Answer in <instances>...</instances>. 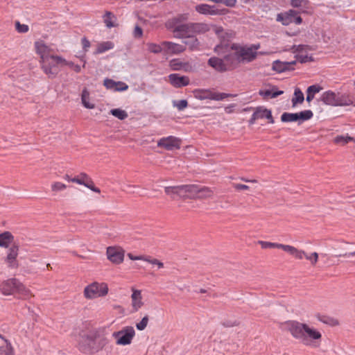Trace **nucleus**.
<instances>
[{
  "mask_svg": "<svg viewBox=\"0 0 355 355\" xmlns=\"http://www.w3.org/2000/svg\"><path fill=\"white\" fill-rule=\"evenodd\" d=\"M214 195V191L207 187H200L198 185L197 198H211Z\"/></svg>",
  "mask_w": 355,
  "mask_h": 355,
  "instance_id": "35",
  "label": "nucleus"
},
{
  "mask_svg": "<svg viewBox=\"0 0 355 355\" xmlns=\"http://www.w3.org/2000/svg\"><path fill=\"white\" fill-rule=\"evenodd\" d=\"M14 236L8 231L0 234V247L8 248L13 242Z\"/></svg>",
  "mask_w": 355,
  "mask_h": 355,
  "instance_id": "32",
  "label": "nucleus"
},
{
  "mask_svg": "<svg viewBox=\"0 0 355 355\" xmlns=\"http://www.w3.org/2000/svg\"><path fill=\"white\" fill-rule=\"evenodd\" d=\"M19 280L15 278H10L3 281L0 284L1 293L5 296L15 294Z\"/></svg>",
  "mask_w": 355,
  "mask_h": 355,
  "instance_id": "14",
  "label": "nucleus"
},
{
  "mask_svg": "<svg viewBox=\"0 0 355 355\" xmlns=\"http://www.w3.org/2000/svg\"><path fill=\"white\" fill-rule=\"evenodd\" d=\"M195 10L200 14L206 15H217L224 13L223 10L217 9L215 6H210L206 3L197 5L195 7Z\"/></svg>",
  "mask_w": 355,
  "mask_h": 355,
  "instance_id": "19",
  "label": "nucleus"
},
{
  "mask_svg": "<svg viewBox=\"0 0 355 355\" xmlns=\"http://www.w3.org/2000/svg\"><path fill=\"white\" fill-rule=\"evenodd\" d=\"M236 0H221L219 3H222L227 6L233 7L236 4Z\"/></svg>",
  "mask_w": 355,
  "mask_h": 355,
  "instance_id": "61",
  "label": "nucleus"
},
{
  "mask_svg": "<svg viewBox=\"0 0 355 355\" xmlns=\"http://www.w3.org/2000/svg\"><path fill=\"white\" fill-rule=\"evenodd\" d=\"M260 48L259 44L250 46H243L237 44L227 45V49L232 53V59L235 61L236 67L240 62H250L253 61L257 56V50Z\"/></svg>",
  "mask_w": 355,
  "mask_h": 355,
  "instance_id": "3",
  "label": "nucleus"
},
{
  "mask_svg": "<svg viewBox=\"0 0 355 355\" xmlns=\"http://www.w3.org/2000/svg\"><path fill=\"white\" fill-rule=\"evenodd\" d=\"M71 182H75V183H77L78 184H80L81 185V182H80V175H78L77 177H75V178H73L71 180Z\"/></svg>",
  "mask_w": 355,
  "mask_h": 355,
  "instance_id": "63",
  "label": "nucleus"
},
{
  "mask_svg": "<svg viewBox=\"0 0 355 355\" xmlns=\"http://www.w3.org/2000/svg\"><path fill=\"white\" fill-rule=\"evenodd\" d=\"M296 64V60L291 62H282L279 60L274 61L272 63L273 70L280 73L286 70L293 69V67Z\"/></svg>",
  "mask_w": 355,
  "mask_h": 355,
  "instance_id": "24",
  "label": "nucleus"
},
{
  "mask_svg": "<svg viewBox=\"0 0 355 355\" xmlns=\"http://www.w3.org/2000/svg\"><path fill=\"white\" fill-rule=\"evenodd\" d=\"M227 45H217L214 49L218 54L227 53L223 59L212 57L208 60L209 65L218 72L231 71L236 68L235 61L232 59V53H230V49H227Z\"/></svg>",
  "mask_w": 355,
  "mask_h": 355,
  "instance_id": "4",
  "label": "nucleus"
},
{
  "mask_svg": "<svg viewBox=\"0 0 355 355\" xmlns=\"http://www.w3.org/2000/svg\"><path fill=\"white\" fill-rule=\"evenodd\" d=\"M103 18V21L107 28H110L116 26V17L112 12L106 11Z\"/></svg>",
  "mask_w": 355,
  "mask_h": 355,
  "instance_id": "37",
  "label": "nucleus"
},
{
  "mask_svg": "<svg viewBox=\"0 0 355 355\" xmlns=\"http://www.w3.org/2000/svg\"><path fill=\"white\" fill-rule=\"evenodd\" d=\"M81 102H82L83 105L85 108H87V109L95 108V103L91 98L89 92L86 87H85L82 91Z\"/></svg>",
  "mask_w": 355,
  "mask_h": 355,
  "instance_id": "31",
  "label": "nucleus"
},
{
  "mask_svg": "<svg viewBox=\"0 0 355 355\" xmlns=\"http://www.w3.org/2000/svg\"><path fill=\"white\" fill-rule=\"evenodd\" d=\"M157 146L168 150L179 149L181 146V139L173 136L163 137L158 141Z\"/></svg>",
  "mask_w": 355,
  "mask_h": 355,
  "instance_id": "15",
  "label": "nucleus"
},
{
  "mask_svg": "<svg viewBox=\"0 0 355 355\" xmlns=\"http://www.w3.org/2000/svg\"><path fill=\"white\" fill-rule=\"evenodd\" d=\"M106 257L112 263L119 265L124 261L125 250L119 245L109 246L106 248Z\"/></svg>",
  "mask_w": 355,
  "mask_h": 355,
  "instance_id": "8",
  "label": "nucleus"
},
{
  "mask_svg": "<svg viewBox=\"0 0 355 355\" xmlns=\"http://www.w3.org/2000/svg\"><path fill=\"white\" fill-rule=\"evenodd\" d=\"M322 88L316 85H311L306 90V101L310 103L315 96V94L318 93Z\"/></svg>",
  "mask_w": 355,
  "mask_h": 355,
  "instance_id": "40",
  "label": "nucleus"
},
{
  "mask_svg": "<svg viewBox=\"0 0 355 355\" xmlns=\"http://www.w3.org/2000/svg\"><path fill=\"white\" fill-rule=\"evenodd\" d=\"M168 82L175 87L180 88L189 84V78L185 76L178 73H172L168 76Z\"/></svg>",
  "mask_w": 355,
  "mask_h": 355,
  "instance_id": "18",
  "label": "nucleus"
},
{
  "mask_svg": "<svg viewBox=\"0 0 355 355\" xmlns=\"http://www.w3.org/2000/svg\"><path fill=\"white\" fill-rule=\"evenodd\" d=\"M130 313H134L141 310L145 305L142 291L135 287L131 288Z\"/></svg>",
  "mask_w": 355,
  "mask_h": 355,
  "instance_id": "9",
  "label": "nucleus"
},
{
  "mask_svg": "<svg viewBox=\"0 0 355 355\" xmlns=\"http://www.w3.org/2000/svg\"><path fill=\"white\" fill-rule=\"evenodd\" d=\"M234 187L237 190H247L249 189V187L248 185L241 184H235L234 185Z\"/></svg>",
  "mask_w": 355,
  "mask_h": 355,
  "instance_id": "62",
  "label": "nucleus"
},
{
  "mask_svg": "<svg viewBox=\"0 0 355 355\" xmlns=\"http://www.w3.org/2000/svg\"><path fill=\"white\" fill-rule=\"evenodd\" d=\"M145 261L149 263L153 266H155L157 268V269H162L164 267V264L162 261H159L157 259L153 258L150 256H147V258H146Z\"/></svg>",
  "mask_w": 355,
  "mask_h": 355,
  "instance_id": "49",
  "label": "nucleus"
},
{
  "mask_svg": "<svg viewBox=\"0 0 355 355\" xmlns=\"http://www.w3.org/2000/svg\"><path fill=\"white\" fill-rule=\"evenodd\" d=\"M296 114H297V120L298 124H301L302 122L311 119L313 116V112L310 110H304L300 112H297Z\"/></svg>",
  "mask_w": 355,
  "mask_h": 355,
  "instance_id": "42",
  "label": "nucleus"
},
{
  "mask_svg": "<svg viewBox=\"0 0 355 355\" xmlns=\"http://www.w3.org/2000/svg\"><path fill=\"white\" fill-rule=\"evenodd\" d=\"M319 255L317 252H314L311 254H307L305 252V254H304V258L310 261V263L312 266H315L318 261Z\"/></svg>",
  "mask_w": 355,
  "mask_h": 355,
  "instance_id": "50",
  "label": "nucleus"
},
{
  "mask_svg": "<svg viewBox=\"0 0 355 355\" xmlns=\"http://www.w3.org/2000/svg\"><path fill=\"white\" fill-rule=\"evenodd\" d=\"M15 293H17L20 298L24 300L29 299L33 296L31 291L20 282L18 283Z\"/></svg>",
  "mask_w": 355,
  "mask_h": 355,
  "instance_id": "33",
  "label": "nucleus"
},
{
  "mask_svg": "<svg viewBox=\"0 0 355 355\" xmlns=\"http://www.w3.org/2000/svg\"><path fill=\"white\" fill-rule=\"evenodd\" d=\"M81 44L84 51L87 52L91 46L90 42L86 37H83L81 40Z\"/></svg>",
  "mask_w": 355,
  "mask_h": 355,
  "instance_id": "57",
  "label": "nucleus"
},
{
  "mask_svg": "<svg viewBox=\"0 0 355 355\" xmlns=\"http://www.w3.org/2000/svg\"><path fill=\"white\" fill-rule=\"evenodd\" d=\"M15 29L18 33H27L29 30V27L26 24H21L19 21L15 22Z\"/></svg>",
  "mask_w": 355,
  "mask_h": 355,
  "instance_id": "56",
  "label": "nucleus"
},
{
  "mask_svg": "<svg viewBox=\"0 0 355 355\" xmlns=\"http://www.w3.org/2000/svg\"><path fill=\"white\" fill-rule=\"evenodd\" d=\"M34 46L36 53L40 55V62H44V64H46V63H47L48 60L50 59L49 56L51 55V48L47 46L42 40L36 41L34 43ZM44 68L46 71H49L46 65L44 66Z\"/></svg>",
  "mask_w": 355,
  "mask_h": 355,
  "instance_id": "12",
  "label": "nucleus"
},
{
  "mask_svg": "<svg viewBox=\"0 0 355 355\" xmlns=\"http://www.w3.org/2000/svg\"><path fill=\"white\" fill-rule=\"evenodd\" d=\"M284 93L282 90H278L276 87H272L271 89H261L259 94L264 99L274 98Z\"/></svg>",
  "mask_w": 355,
  "mask_h": 355,
  "instance_id": "29",
  "label": "nucleus"
},
{
  "mask_svg": "<svg viewBox=\"0 0 355 355\" xmlns=\"http://www.w3.org/2000/svg\"><path fill=\"white\" fill-rule=\"evenodd\" d=\"M257 120H258V118H257V116H255V114L254 112L253 114L252 115L249 122L250 124H254Z\"/></svg>",
  "mask_w": 355,
  "mask_h": 355,
  "instance_id": "64",
  "label": "nucleus"
},
{
  "mask_svg": "<svg viewBox=\"0 0 355 355\" xmlns=\"http://www.w3.org/2000/svg\"><path fill=\"white\" fill-rule=\"evenodd\" d=\"M133 34L135 37H141L143 34L141 28L138 26H135Z\"/></svg>",
  "mask_w": 355,
  "mask_h": 355,
  "instance_id": "60",
  "label": "nucleus"
},
{
  "mask_svg": "<svg viewBox=\"0 0 355 355\" xmlns=\"http://www.w3.org/2000/svg\"><path fill=\"white\" fill-rule=\"evenodd\" d=\"M0 355H14L13 347L6 339H3L0 343Z\"/></svg>",
  "mask_w": 355,
  "mask_h": 355,
  "instance_id": "34",
  "label": "nucleus"
},
{
  "mask_svg": "<svg viewBox=\"0 0 355 355\" xmlns=\"http://www.w3.org/2000/svg\"><path fill=\"white\" fill-rule=\"evenodd\" d=\"M308 0H291V5L293 8H306L308 7Z\"/></svg>",
  "mask_w": 355,
  "mask_h": 355,
  "instance_id": "51",
  "label": "nucleus"
},
{
  "mask_svg": "<svg viewBox=\"0 0 355 355\" xmlns=\"http://www.w3.org/2000/svg\"><path fill=\"white\" fill-rule=\"evenodd\" d=\"M292 49L293 53L295 54V58L296 61L298 60L301 63H305L313 60L312 56L309 54V52L312 50L309 46L295 45L292 47Z\"/></svg>",
  "mask_w": 355,
  "mask_h": 355,
  "instance_id": "11",
  "label": "nucleus"
},
{
  "mask_svg": "<svg viewBox=\"0 0 355 355\" xmlns=\"http://www.w3.org/2000/svg\"><path fill=\"white\" fill-rule=\"evenodd\" d=\"M110 114L120 120H124L128 116L126 111H125L122 109H120V108H116V109L111 110Z\"/></svg>",
  "mask_w": 355,
  "mask_h": 355,
  "instance_id": "46",
  "label": "nucleus"
},
{
  "mask_svg": "<svg viewBox=\"0 0 355 355\" xmlns=\"http://www.w3.org/2000/svg\"><path fill=\"white\" fill-rule=\"evenodd\" d=\"M67 186L61 182H53L51 184V191L53 193H58L62 191L67 189Z\"/></svg>",
  "mask_w": 355,
  "mask_h": 355,
  "instance_id": "48",
  "label": "nucleus"
},
{
  "mask_svg": "<svg viewBox=\"0 0 355 355\" xmlns=\"http://www.w3.org/2000/svg\"><path fill=\"white\" fill-rule=\"evenodd\" d=\"M228 96L225 93H210L207 97L216 101L223 100Z\"/></svg>",
  "mask_w": 355,
  "mask_h": 355,
  "instance_id": "54",
  "label": "nucleus"
},
{
  "mask_svg": "<svg viewBox=\"0 0 355 355\" xmlns=\"http://www.w3.org/2000/svg\"><path fill=\"white\" fill-rule=\"evenodd\" d=\"M184 38L186 40L184 41V44L187 46L190 50L193 51L198 49L199 42L196 37L190 35Z\"/></svg>",
  "mask_w": 355,
  "mask_h": 355,
  "instance_id": "39",
  "label": "nucleus"
},
{
  "mask_svg": "<svg viewBox=\"0 0 355 355\" xmlns=\"http://www.w3.org/2000/svg\"><path fill=\"white\" fill-rule=\"evenodd\" d=\"M57 60L58 62H62L61 67H62V66H68L71 69H72L73 67V66L75 65V64L73 63L72 62H68L65 59H64L63 58H57Z\"/></svg>",
  "mask_w": 355,
  "mask_h": 355,
  "instance_id": "59",
  "label": "nucleus"
},
{
  "mask_svg": "<svg viewBox=\"0 0 355 355\" xmlns=\"http://www.w3.org/2000/svg\"><path fill=\"white\" fill-rule=\"evenodd\" d=\"M258 243L261 245V248H278L282 249L283 244L277 243H272L269 241H259Z\"/></svg>",
  "mask_w": 355,
  "mask_h": 355,
  "instance_id": "47",
  "label": "nucleus"
},
{
  "mask_svg": "<svg viewBox=\"0 0 355 355\" xmlns=\"http://www.w3.org/2000/svg\"><path fill=\"white\" fill-rule=\"evenodd\" d=\"M173 105L174 107L180 111L184 110L188 106V102L187 100H181L179 101H173Z\"/></svg>",
  "mask_w": 355,
  "mask_h": 355,
  "instance_id": "55",
  "label": "nucleus"
},
{
  "mask_svg": "<svg viewBox=\"0 0 355 355\" xmlns=\"http://www.w3.org/2000/svg\"><path fill=\"white\" fill-rule=\"evenodd\" d=\"M164 192L173 199L183 198L182 185L166 187Z\"/></svg>",
  "mask_w": 355,
  "mask_h": 355,
  "instance_id": "25",
  "label": "nucleus"
},
{
  "mask_svg": "<svg viewBox=\"0 0 355 355\" xmlns=\"http://www.w3.org/2000/svg\"><path fill=\"white\" fill-rule=\"evenodd\" d=\"M162 45H164V53L168 55L180 54L186 49L184 46L172 42H162Z\"/></svg>",
  "mask_w": 355,
  "mask_h": 355,
  "instance_id": "17",
  "label": "nucleus"
},
{
  "mask_svg": "<svg viewBox=\"0 0 355 355\" xmlns=\"http://www.w3.org/2000/svg\"><path fill=\"white\" fill-rule=\"evenodd\" d=\"M49 58L50 59L48 60L47 63H46V66L49 71H46L44 68V66L45 65L44 62H40V63L44 73L46 74L49 78H53L58 73V67H61L62 64V62H58L57 58H62V57L51 55L49 56Z\"/></svg>",
  "mask_w": 355,
  "mask_h": 355,
  "instance_id": "13",
  "label": "nucleus"
},
{
  "mask_svg": "<svg viewBox=\"0 0 355 355\" xmlns=\"http://www.w3.org/2000/svg\"><path fill=\"white\" fill-rule=\"evenodd\" d=\"M19 254V246L17 245H12L7 253L6 257V262L9 268H17L19 266L18 261L17 260Z\"/></svg>",
  "mask_w": 355,
  "mask_h": 355,
  "instance_id": "16",
  "label": "nucleus"
},
{
  "mask_svg": "<svg viewBox=\"0 0 355 355\" xmlns=\"http://www.w3.org/2000/svg\"><path fill=\"white\" fill-rule=\"evenodd\" d=\"M337 106H355V99L349 94L338 93Z\"/></svg>",
  "mask_w": 355,
  "mask_h": 355,
  "instance_id": "27",
  "label": "nucleus"
},
{
  "mask_svg": "<svg viewBox=\"0 0 355 355\" xmlns=\"http://www.w3.org/2000/svg\"><path fill=\"white\" fill-rule=\"evenodd\" d=\"M128 257L130 260L136 261V260H141V261H146V258H147V256L145 255H141V256H135L132 253H128Z\"/></svg>",
  "mask_w": 355,
  "mask_h": 355,
  "instance_id": "58",
  "label": "nucleus"
},
{
  "mask_svg": "<svg viewBox=\"0 0 355 355\" xmlns=\"http://www.w3.org/2000/svg\"><path fill=\"white\" fill-rule=\"evenodd\" d=\"M277 21L281 22L284 26H288L292 23L300 24L302 22V19L298 15L296 10H289L287 12L278 14Z\"/></svg>",
  "mask_w": 355,
  "mask_h": 355,
  "instance_id": "10",
  "label": "nucleus"
},
{
  "mask_svg": "<svg viewBox=\"0 0 355 355\" xmlns=\"http://www.w3.org/2000/svg\"><path fill=\"white\" fill-rule=\"evenodd\" d=\"M254 112L255 114V116H257L258 119H267L269 123H274V119L270 110H268L263 107H258L255 109Z\"/></svg>",
  "mask_w": 355,
  "mask_h": 355,
  "instance_id": "28",
  "label": "nucleus"
},
{
  "mask_svg": "<svg viewBox=\"0 0 355 355\" xmlns=\"http://www.w3.org/2000/svg\"><path fill=\"white\" fill-rule=\"evenodd\" d=\"M109 292L108 284L105 282H94L85 287L84 297L87 300L105 297Z\"/></svg>",
  "mask_w": 355,
  "mask_h": 355,
  "instance_id": "6",
  "label": "nucleus"
},
{
  "mask_svg": "<svg viewBox=\"0 0 355 355\" xmlns=\"http://www.w3.org/2000/svg\"><path fill=\"white\" fill-rule=\"evenodd\" d=\"M103 85L107 89L114 92H123L128 89V85L126 83L121 81L116 82L109 78L104 80Z\"/></svg>",
  "mask_w": 355,
  "mask_h": 355,
  "instance_id": "20",
  "label": "nucleus"
},
{
  "mask_svg": "<svg viewBox=\"0 0 355 355\" xmlns=\"http://www.w3.org/2000/svg\"><path fill=\"white\" fill-rule=\"evenodd\" d=\"M304 96L302 92L296 88L294 92V96L292 98V105L293 107H296L297 104H301L304 102Z\"/></svg>",
  "mask_w": 355,
  "mask_h": 355,
  "instance_id": "41",
  "label": "nucleus"
},
{
  "mask_svg": "<svg viewBox=\"0 0 355 355\" xmlns=\"http://www.w3.org/2000/svg\"><path fill=\"white\" fill-rule=\"evenodd\" d=\"M188 15H181L168 19L166 24V28L171 31L176 38H184L191 35L190 23H182L187 20Z\"/></svg>",
  "mask_w": 355,
  "mask_h": 355,
  "instance_id": "5",
  "label": "nucleus"
},
{
  "mask_svg": "<svg viewBox=\"0 0 355 355\" xmlns=\"http://www.w3.org/2000/svg\"><path fill=\"white\" fill-rule=\"evenodd\" d=\"M135 335L136 332L133 327L125 326L119 331H114L112 337L115 340L116 345L125 346L132 343Z\"/></svg>",
  "mask_w": 355,
  "mask_h": 355,
  "instance_id": "7",
  "label": "nucleus"
},
{
  "mask_svg": "<svg viewBox=\"0 0 355 355\" xmlns=\"http://www.w3.org/2000/svg\"><path fill=\"white\" fill-rule=\"evenodd\" d=\"M320 99L326 105L337 106L338 93L331 90L326 91L322 94Z\"/></svg>",
  "mask_w": 355,
  "mask_h": 355,
  "instance_id": "22",
  "label": "nucleus"
},
{
  "mask_svg": "<svg viewBox=\"0 0 355 355\" xmlns=\"http://www.w3.org/2000/svg\"><path fill=\"white\" fill-rule=\"evenodd\" d=\"M80 179L81 182V185H84L85 187H87L88 189H91L95 193H100L101 190L95 187L94 183L92 178L85 173H81L80 174Z\"/></svg>",
  "mask_w": 355,
  "mask_h": 355,
  "instance_id": "26",
  "label": "nucleus"
},
{
  "mask_svg": "<svg viewBox=\"0 0 355 355\" xmlns=\"http://www.w3.org/2000/svg\"><path fill=\"white\" fill-rule=\"evenodd\" d=\"M114 43L110 41L100 42L96 46V49L94 52V54L103 53L105 51L112 49L114 48Z\"/></svg>",
  "mask_w": 355,
  "mask_h": 355,
  "instance_id": "36",
  "label": "nucleus"
},
{
  "mask_svg": "<svg viewBox=\"0 0 355 355\" xmlns=\"http://www.w3.org/2000/svg\"><path fill=\"white\" fill-rule=\"evenodd\" d=\"M282 250H283L284 252H286L293 257L298 260L303 259L304 254H305V251L297 249L295 247L290 245L283 244Z\"/></svg>",
  "mask_w": 355,
  "mask_h": 355,
  "instance_id": "23",
  "label": "nucleus"
},
{
  "mask_svg": "<svg viewBox=\"0 0 355 355\" xmlns=\"http://www.w3.org/2000/svg\"><path fill=\"white\" fill-rule=\"evenodd\" d=\"M105 344V338H101L97 330H92L80 335L78 348L84 354H92L101 350Z\"/></svg>",
  "mask_w": 355,
  "mask_h": 355,
  "instance_id": "2",
  "label": "nucleus"
},
{
  "mask_svg": "<svg viewBox=\"0 0 355 355\" xmlns=\"http://www.w3.org/2000/svg\"><path fill=\"white\" fill-rule=\"evenodd\" d=\"M146 47L147 50L150 53L157 54L164 52V45H162V42H161L160 44L148 42L146 44Z\"/></svg>",
  "mask_w": 355,
  "mask_h": 355,
  "instance_id": "43",
  "label": "nucleus"
},
{
  "mask_svg": "<svg viewBox=\"0 0 355 355\" xmlns=\"http://www.w3.org/2000/svg\"><path fill=\"white\" fill-rule=\"evenodd\" d=\"M198 185L182 184L183 198H196Z\"/></svg>",
  "mask_w": 355,
  "mask_h": 355,
  "instance_id": "30",
  "label": "nucleus"
},
{
  "mask_svg": "<svg viewBox=\"0 0 355 355\" xmlns=\"http://www.w3.org/2000/svg\"><path fill=\"white\" fill-rule=\"evenodd\" d=\"M318 320L320 322L331 326H336L338 324V321L333 318L323 316L318 318Z\"/></svg>",
  "mask_w": 355,
  "mask_h": 355,
  "instance_id": "53",
  "label": "nucleus"
},
{
  "mask_svg": "<svg viewBox=\"0 0 355 355\" xmlns=\"http://www.w3.org/2000/svg\"><path fill=\"white\" fill-rule=\"evenodd\" d=\"M171 69L175 71L182 70L185 72L193 71V67L189 62H183L180 59H173L169 62Z\"/></svg>",
  "mask_w": 355,
  "mask_h": 355,
  "instance_id": "21",
  "label": "nucleus"
},
{
  "mask_svg": "<svg viewBox=\"0 0 355 355\" xmlns=\"http://www.w3.org/2000/svg\"><path fill=\"white\" fill-rule=\"evenodd\" d=\"M297 114L284 112L281 116V121L284 123L297 122Z\"/></svg>",
  "mask_w": 355,
  "mask_h": 355,
  "instance_id": "45",
  "label": "nucleus"
},
{
  "mask_svg": "<svg viewBox=\"0 0 355 355\" xmlns=\"http://www.w3.org/2000/svg\"><path fill=\"white\" fill-rule=\"evenodd\" d=\"M191 35L205 33L208 31V26L203 23H190Z\"/></svg>",
  "mask_w": 355,
  "mask_h": 355,
  "instance_id": "38",
  "label": "nucleus"
},
{
  "mask_svg": "<svg viewBox=\"0 0 355 355\" xmlns=\"http://www.w3.org/2000/svg\"><path fill=\"white\" fill-rule=\"evenodd\" d=\"M282 328L304 347L315 349L321 345L322 334L320 329L310 324L288 320L282 324Z\"/></svg>",
  "mask_w": 355,
  "mask_h": 355,
  "instance_id": "1",
  "label": "nucleus"
},
{
  "mask_svg": "<svg viewBox=\"0 0 355 355\" xmlns=\"http://www.w3.org/2000/svg\"><path fill=\"white\" fill-rule=\"evenodd\" d=\"M334 143L341 144L343 146L347 144L349 141H354V139L348 135H338L334 138Z\"/></svg>",
  "mask_w": 355,
  "mask_h": 355,
  "instance_id": "44",
  "label": "nucleus"
},
{
  "mask_svg": "<svg viewBox=\"0 0 355 355\" xmlns=\"http://www.w3.org/2000/svg\"><path fill=\"white\" fill-rule=\"evenodd\" d=\"M148 321H149V318L146 315H145L144 317L142 318V319L141 320L140 322H137L136 324V328L139 331L144 330L146 328V327L148 326Z\"/></svg>",
  "mask_w": 355,
  "mask_h": 355,
  "instance_id": "52",
  "label": "nucleus"
}]
</instances>
